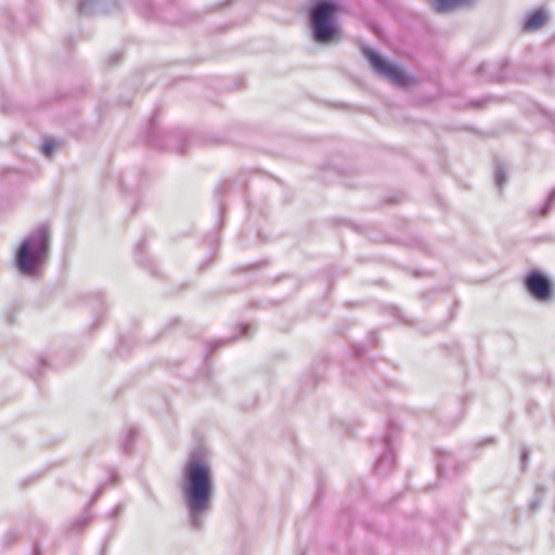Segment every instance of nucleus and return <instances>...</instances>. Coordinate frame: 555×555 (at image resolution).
Masks as SVG:
<instances>
[{"label": "nucleus", "instance_id": "nucleus-19", "mask_svg": "<svg viewBox=\"0 0 555 555\" xmlns=\"http://www.w3.org/2000/svg\"><path fill=\"white\" fill-rule=\"evenodd\" d=\"M17 539V532L12 529L9 530L3 537V544L11 545Z\"/></svg>", "mask_w": 555, "mask_h": 555}, {"label": "nucleus", "instance_id": "nucleus-11", "mask_svg": "<svg viewBox=\"0 0 555 555\" xmlns=\"http://www.w3.org/2000/svg\"><path fill=\"white\" fill-rule=\"evenodd\" d=\"M474 1L475 0H430V3L436 11L447 12L456 7L470 4Z\"/></svg>", "mask_w": 555, "mask_h": 555}, {"label": "nucleus", "instance_id": "nucleus-14", "mask_svg": "<svg viewBox=\"0 0 555 555\" xmlns=\"http://www.w3.org/2000/svg\"><path fill=\"white\" fill-rule=\"evenodd\" d=\"M545 493H546V488L543 485H538L535 487V496L530 502V509L531 511L534 512L539 507V505H540V503H541V501H542V499H543Z\"/></svg>", "mask_w": 555, "mask_h": 555}, {"label": "nucleus", "instance_id": "nucleus-32", "mask_svg": "<svg viewBox=\"0 0 555 555\" xmlns=\"http://www.w3.org/2000/svg\"><path fill=\"white\" fill-rule=\"evenodd\" d=\"M141 246H142V243L138 244L137 249L141 248Z\"/></svg>", "mask_w": 555, "mask_h": 555}, {"label": "nucleus", "instance_id": "nucleus-28", "mask_svg": "<svg viewBox=\"0 0 555 555\" xmlns=\"http://www.w3.org/2000/svg\"><path fill=\"white\" fill-rule=\"evenodd\" d=\"M353 353H354V356H356L357 358H359V357L363 353V347H361V346H357V347H354V349H353Z\"/></svg>", "mask_w": 555, "mask_h": 555}, {"label": "nucleus", "instance_id": "nucleus-23", "mask_svg": "<svg viewBox=\"0 0 555 555\" xmlns=\"http://www.w3.org/2000/svg\"><path fill=\"white\" fill-rule=\"evenodd\" d=\"M47 365V361L43 358H38L37 360V371L36 374L40 375L43 372V367Z\"/></svg>", "mask_w": 555, "mask_h": 555}, {"label": "nucleus", "instance_id": "nucleus-18", "mask_svg": "<svg viewBox=\"0 0 555 555\" xmlns=\"http://www.w3.org/2000/svg\"><path fill=\"white\" fill-rule=\"evenodd\" d=\"M452 460L453 457L450 454H447L446 459L439 461V463L437 464V470L439 476H442L444 474L448 463Z\"/></svg>", "mask_w": 555, "mask_h": 555}, {"label": "nucleus", "instance_id": "nucleus-33", "mask_svg": "<svg viewBox=\"0 0 555 555\" xmlns=\"http://www.w3.org/2000/svg\"><path fill=\"white\" fill-rule=\"evenodd\" d=\"M552 478H553V480H554V482H555V470H554V474H553V477H552Z\"/></svg>", "mask_w": 555, "mask_h": 555}, {"label": "nucleus", "instance_id": "nucleus-15", "mask_svg": "<svg viewBox=\"0 0 555 555\" xmlns=\"http://www.w3.org/2000/svg\"><path fill=\"white\" fill-rule=\"evenodd\" d=\"M139 12L145 16L151 17L153 15V9L150 1H143L142 3H137Z\"/></svg>", "mask_w": 555, "mask_h": 555}, {"label": "nucleus", "instance_id": "nucleus-7", "mask_svg": "<svg viewBox=\"0 0 555 555\" xmlns=\"http://www.w3.org/2000/svg\"><path fill=\"white\" fill-rule=\"evenodd\" d=\"M83 299L92 308L96 319L106 311L105 294L102 291L86 293Z\"/></svg>", "mask_w": 555, "mask_h": 555}, {"label": "nucleus", "instance_id": "nucleus-10", "mask_svg": "<svg viewBox=\"0 0 555 555\" xmlns=\"http://www.w3.org/2000/svg\"><path fill=\"white\" fill-rule=\"evenodd\" d=\"M77 11L81 16L100 13L103 11L102 0H79Z\"/></svg>", "mask_w": 555, "mask_h": 555}, {"label": "nucleus", "instance_id": "nucleus-21", "mask_svg": "<svg viewBox=\"0 0 555 555\" xmlns=\"http://www.w3.org/2000/svg\"><path fill=\"white\" fill-rule=\"evenodd\" d=\"M234 0L218 1L210 7L211 11L221 10L223 7L231 4Z\"/></svg>", "mask_w": 555, "mask_h": 555}, {"label": "nucleus", "instance_id": "nucleus-29", "mask_svg": "<svg viewBox=\"0 0 555 555\" xmlns=\"http://www.w3.org/2000/svg\"><path fill=\"white\" fill-rule=\"evenodd\" d=\"M121 55L119 53H114L109 59L112 63H117Z\"/></svg>", "mask_w": 555, "mask_h": 555}, {"label": "nucleus", "instance_id": "nucleus-1", "mask_svg": "<svg viewBox=\"0 0 555 555\" xmlns=\"http://www.w3.org/2000/svg\"><path fill=\"white\" fill-rule=\"evenodd\" d=\"M180 490L190 527L199 530L212 508L215 496L214 473L203 448H196L189 454L182 470Z\"/></svg>", "mask_w": 555, "mask_h": 555}, {"label": "nucleus", "instance_id": "nucleus-16", "mask_svg": "<svg viewBox=\"0 0 555 555\" xmlns=\"http://www.w3.org/2000/svg\"><path fill=\"white\" fill-rule=\"evenodd\" d=\"M54 149H55V143L53 140L47 139L43 141L41 151L46 156L50 157L52 155Z\"/></svg>", "mask_w": 555, "mask_h": 555}, {"label": "nucleus", "instance_id": "nucleus-24", "mask_svg": "<svg viewBox=\"0 0 555 555\" xmlns=\"http://www.w3.org/2000/svg\"><path fill=\"white\" fill-rule=\"evenodd\" d=\"M87 522V519H77L75 520V522L73 524V528L72 530L73 531H78L80 530L81 528H83V526L86 525Z\"/></svg>", "mask_w": 555, "mask_h": 555}, {"label": "nucleus", "instance_id": "nucleus-6", "mask_svg": "<svg viewBox=\"0 0 555 555\" xmlns=\"http://www.w3.org/2000/svg\"><path fill=\"white\" fill-rule=\"evenodd\" d=\"M395 433V428L390 427L380 439L384 451L375 464V473L380 476H387L396 465L395 453L391 449Z\"/></svg>", "mask_w": 555, "mask_h": 555}, {"label": "nucleus", "instance_id": "nucleus-3", "mask_svg": "<svg viewBox=\"0 0 555 555\" xmlns=\"http://www.w3.org/2000/svg\"><path fill=\"white\" fill-rule=\"evenodd\" d=\"M339 4L336 0H315L309 9V26L314 42L336 43L340 40V30L336 22Z\"/></svg>", "mask_w": 555, "mask_h": 555}, {"label": "nucleus", "instance_id": "nucleus-25", "mask_svg": "<svg viewBox=\"0 0 555 555\" xmlns=\"http://www.w3.org/2000/svg\"><path fill=\"white\" fill-rule=\"evenodd\" d=\"M103 491V486H100L96 491L94 492V494L92 495L91 500H90V504L93 503L102 493Z\"/></svg>", "mask_w": 555, "mask_h": 555}, {"label": "nucleus", "instance_id": "nucleus-17", "mask_svg": "<svg viewBox=\"0 0 555 555\" xmlns=\"http://www.w3.org/2000/svg\"><path fill=\"white\" fill-rule=\"evenodd\" d=\"M506 182V177L503 168L501 166H496L495 168V183L501 189Z\"/></svg>", "mask_w": 555, "mask_h": 555}, {"label": "nucleus", "instance_id": "nucleus-5", "mask_svg": "<svg viewBox=\"0 0 555 555\" xmlns=\"http://www.w3.org/2000/svg\"><path fill=\"white\" fill-rule=\"evenodd\" d=\"M527 292L538 301H551L554 296V287L550 278L540 270H531L525 278Z\"/></svg>", "mask_w": 555, "mask_h": 555}, {"label": "nucleus", "instance_id": "nucleus-2", "mask_svg": "<svg viewBox=\"0 0 555 555\" xmlns=\"http://www.w3.org/2000/svg\"><path fill=\"white\" fill-rule=\"evenodd\" d=\"M50 248V234L46 225L33 231L15 253V266L25 276H36L43 266Z\"/></svg>", "mask_w": 555, "mask_h": 555}, {"label": "nucleus", "instance_id": "nucleus-4", "mask_svg": "<svg viewBox=\"0 0 555 555\" xmlns=\"http://www.w3.org/2000/svg\"><path fill=\"white\" fill-rule=\"evenodd\" d=\"M361 51L377 74L400 87H405L410 83L411 77L399 65L388 62L383 55L367 46H363Z\"/></svg>", "mask_w": 555, "mask_h": 555}, {"label": "nucleus", "instance_id": "nucleus-30", "mask_svg": "<svg viewBox=\"0 0 555 555\" xmlns=\"http://www.w3.org/2000/svg\"><path fill=\"white\" fill-rule=\"evenodd\" d=\"M227 189H228V185H225V184L219 185L216 193L224 192Z\"/></svg>", "mask_w": 555, "mask_h": 555}, {"label": "nucleus", "instance_id": "nucleus-13", "mask_svg": "<svg viewBox=\"0 0 555 555\" xmlns=\"http://www.w3.org/2000/svg\"><path fill=\"white\" fill-rule=\"evenodd\" d=\"M554 203H555V189L548 194L546 201L541 206L534 207L530 210L531 217H537V216L545 217L550 212Z\"/></svg>", "mask_w": 555, "mask_h": 555}, {"label": "nucleus", "instance_id": "nucleus-27", "mask_svg": "<svg viewBox=\"0 0 555 555\" xmlns=\"http://www.w3.org/2000/svg\"><path fill=\"white\" fill-rule=\"evenodd\" d=\"M121 511H122L121 506H116L115 508L112 509L111 517H116L119 513H121Z\"/></svg>", "mask_w": 555, "mask_h": 555}, {"label": "nucleus", "instance_id": "nucleus-22", "mask_svg": "<svg viewBox=\"0 0 555 555\" xmlns=\"http://www.w3.org/2000/svg\"><path fill=\"white\" fill-rule=\"evenodd\" d=\"M155 124H156V115H154L151 119V130L147 133V141L151 145H156V143L153 141V137H152L153 135L152 132L154 131L153 128H154Z\"/></svg>", "mask_w": 555, "mask_h": 555}, {"label": "nucleus", "instance_id": "nucleus-12", "mask_svg": "<svg viewBox=\"0 0 555 555\" xmlns=\"http://www.w3.org/2000/svg\"><path fill=\"white\" fill-rule=\"evenodd\" d=\"M137 437L138 429L134 426L128 427L121 441L124 453L129 454L133 450Z\"/></svg>", "mask_w": 555, "mask_h": 555}, {"label": "nucleus", "instance_id": "nucleus-20", "mask_svg": "<svg viewBox=\"0 0 555 555\" xmlns=\"http://www.w3.org/2000/svg\"><path fill=\"white\" fill-rule=\"evenodd\" d=\"M529 453H530V450L528 448H524L521 450V467H522V469H526V467L528 465Z\"/></svg>", "mask_w": 555, "mask_h": 555}, {"label": "nucleus", "instance_id": "nucleus-31", "mask_svg": "<svg viewBox=\"0 0 555 555\" xmlns=\"http://www.w3.org/2000/svg\"><path fill=\"white\" fill-rule=\"evenodd\" d=\"M478 70H479V72H483V70H485V65H483V64H481V65L478 67Z\"/></svg>", "mask_w": 555, "mask_h": 555}, {"label": "nucleus", "instance_id": "nucleus-26", "mask_svg": "<svg viewBox=\"0 0 555 555\" xmlns=\"http://www.w3.org/2000/svg\"><path fill=\"white\" fill-rule=\"evenodd\" d=\"M31 555H41V546L39 543H35Z\"/></svg>", "mask_w": 555, "mask_h": 555}, {"label": "nucleus", "instance_id": "nucleus-8", "mask_svg": "<svg viewBox=\"0 0 555 555\" xmlns=\"http://www.w3.org/2000/svg\"><path fill=\"white\" fill-rule=\"evenodd\" d=\"M546 20V12L543 9H537L527 14L524 22V30L532 31L540 28Z\"/></svg>", "mask_w": 555, "mask_h": 555}, {"label": "nucleus", "instance_id": "nucleus-9", "mask_svg": "<svg viewBox=\"0 0 555 555\" xmlns=\"http://www.w3.org/2000/svg\"><path fill=\"white\" fill-rule=\"evenodd\" d=\"M238 330H240V334H235L233 336H231L230 338L228 339H218V340H215V341H211L209 344V349H212L217 346H222L229 341H233V340H236L238 338V336H242V337H251L253 334L255 333V326L251 325V324H248V323H242L240 326H238Z\"/></svg>", "mask_w": 555, "mask_h": 555}]
</instances>
